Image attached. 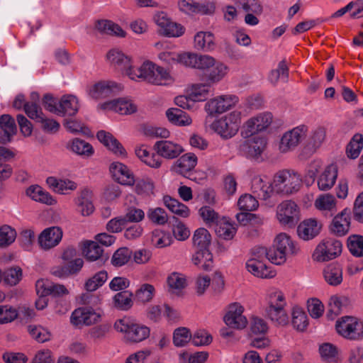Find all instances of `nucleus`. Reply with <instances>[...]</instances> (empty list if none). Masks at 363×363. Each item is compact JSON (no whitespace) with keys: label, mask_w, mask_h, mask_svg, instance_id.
Returning a JSON list of instances; mask_svg holds the SVG:
<instances>
[{"label":"nucleus","mask_w":363,"mask_h":363,"mask_svg":"<svg viewBox=\"0 0 363 363\" xmlns=\"http://www.w3.org/2000/svg\"><path fill=\"white\" fill-rule=\"evenodd\" d=\"M197 164V157L194 153H186L180 157L173 164L172 169L175 172L185 175L192 170Z\"/></svg>","instance_id":"nucleus-32"},{"label":"nucleus","mask_w":363,"mask_h":363,"mask_svg":"<svg viewBox=\"0 0 363 363\" xmlns=\"http://www.w3.org/2000/svg\"><path fill=\"white\" fill-rule=\"evenodd\" d=\"M274 121L272 113L265 111L259 113L248 118L241 129V135L243 138H250L259 133L267 131Z\"/></svg>","instance_id":"nucleus-6"},{"label":"nucleus","mask_w":363,"mask_h":363,"mask_svg":"<svg viewBox=\"0 0 363 363\" xmlns=\"http://www.w3.org/2000/svg\"><path fill=\"white\" fill-rule=\"evenodd\" d=\"M245 308L240 303L233 302L228 305L223 316L225 324L234 329L242 330L247 325V319L243 315Z\"/></svg>","instance_id":"nucleus-9"},{"label":"nucleus","mask_w":363,"mask_h":363,"mask_svg":"<svg viewBox=\"0 0 363 363\" xmlns=\"http://www.w3.org/2000/svg\"><path fill=\"white\" fill-rule=\"evenodd\" d=\"M246 268L250 273L262 279H270L276 275L275 271L267 267L266 263H261L253 259L247 260Z\"/></svg>","instance_id":"nucleus-33"},{"label":"nucleus","mask_w":363,"mask_h":363,"mask_svg":"<svg viewBox=\"0 0 363 363\" xmlns=\"http://www.w3.org/2000/svg\"><path fill=\"white\" fill-rule=\"evenodd\" d=\"M211 84L209 82L192 85L189 94L192 101H202L206 100L211 92Z\"/></svg>","instance_id":"nucleus-49"},{"label":"nucleus","mask_w":363,"mask_h":363,"mask_svg":"<svg viewBox=\"0 0 363 363\" xmlns=\"http://www.w3.org/2000/svg\"><path fill=\"white\" fill-rule=\"evenodd\" d=\"M83 254L89 261H96L101 257L103 250L94 241H86L83 245Z\"/></svg>","instance_id":"nucleus-54"},{"label":"nucleus","mask_w":363,"mask_h":363,"mask_svg":"<svg viewBox=\"0 0 363 363\" xmlns=\"http://www.w3.org/2000/svg\"><path fill=\"white\" fill-rule=\"evenodd\" d=\"M215 231L218 236L225 240H231L236 233L235 224L230 223L226 218H220L216 224Z\"/></svg>","instance_id":"nucleus-41"},{"label":"nucleus","mask_w":363,"mask_h":363,"mask_svg":"<svg viewBox=\"0 0 363 363\" xmlns=\"http://www.w3.org/2000/svg\"><path fill=\"white\" fill-rule=\"evenodd\" d=\"M96 136L98 140L116 156L125 157V150L111 133L104 130H100L97 133Z\"/></svg>","instance_id":"nucleus-27"},{"label":"nucleus","mask_w":363,"mask_h":363,"mask_svg":"<svg viewBox=\"0 0 363 363\" xmlns=\"http://www.w3.org/2000/svg\"><path fill=\"white\" fill-rule=\"evenodd\" d=\"M347 247L354 256H363V236L358 235H350L347 238Z\"/></svg>","instance_id":"nucleus-59"},{"label":"nucleus","mask_w":363,"mask_h":363,"mask_svg":"<svg viewBox=\"0 0 363 363\" xmlns=\"http://www.w3.org/2000/svg\"><path fill=\"white\" fill-rule=\"evenodd\" d=\"M104 110L113 111L121 115H128L137 111L136 105L129 99L121 98L105 102L100 105Z\"/></svg>","instance_id":"nucleus-20"},{"label":"nucleus","mask_w":363,"mask_h":363,"mask_svg":"<svg viewBox=\"0 0 363 363\" xmlns=\"http://www.w3.org/2000/svg\"><path fill=\"white\" fill-rule=\"evenodd\" d=\"M199 214L207 225H214L220 219L218 214L210 206H203L199 211Z\"/></svg>","instance_id":"nucleus-64"},{"label":"nucleus","mask_w":363,"mask_h":363,"mask_svg":"<svg viewBox=\"0 0 363 363\" xmlns=\"http://www.w3.org/2000/svg\"><path fill=\"white\" fill-rule=\"evenodd\" d=\"M135 186V191L138 194L148 196L153 194L154 183L150 178H142L137 180Z\"/></svg>","instance_id":"nucleus-61"},{"label":"nucleus","mask_w":363,"mask_h":363,"mask_svg":"<svg viewBox=\"0 0 363 363\" xmlns=\"http://www.w3.org/2000/svg\"><path fill=\"white\" fill-rule=\"evenodd\" d=\"M307 310L312 318L318 319L323 315L325 306L320 299L311 298L307 301Z\"/></svg>","instance_id":"nucleus-58"},{"label":"nucleus","mask_w":363,"mask_h":363,"mask_svg":"<svg viewBox=\"0 0 363 363\" xmlns=\"http://www.w3.org/2000/svg\"><path fill=\"white\" fill-rule=\"evenodd\" d=\"M211 240V234L206 228H198L192 237L193 247L195 250H209Z\"/></svg>","instance_id":"nucleus-40"},{"label":"nucleus","mask_w":363,"mask_h":363,"mask_svg":"<svg viewBox=\"0 0 363 363\" xmlns=\"http://www.w3.org/2000/svg\"><path fill=\"white\" fill-rule=\"evenodd\" d=\"M69 148L77 155L86 157L91 156L94 152L93 147L89 143L78 138L70 142Z\"/></svg>","instance_id":"nucleus-53"},{"label":"nucleus","mask_w":363,"mask_h":363,"mask_svg":"<svg viewBox=\"0 0 363 363\" xmlns=\"http://www.w3.org/2000/svg\"><path fill=\"white\" fill-rule=\"evenodd\" d=\"M288 77L289 69L284 60L279 62L277 68L272 70L269 74V80L274 85L277 84L279 79L287 82Z\"/></svg>","instance_id":"nucleus-55"},{"label":"nucleus","mask_w":363,"mask_h":363,"mask_svg":"<svg viewBox=\"0 0 363 363\" xmlns=\"http://www.w3.org/2000/svg\"><path fill=\"white\" fill-rule=\"evenodd\" d=\"M192 255L193 264L203 270H209L213 267V255L209 250H195Z\"/></svg>","instance_id":"nucleus-38"},{"label":"nucleus","mask_w":363,"mask_h":363,"mask_svg":"<svg viewBox=\"0 0 363 363\" xmlns=\"http://www.w3.org/2000/svg\"><path fill=\"white\" fill-rule=\"evenodd\" d=\"M338 175V168L335 164H330L319 175L317 181L320 191H328L335 184Z\"/></svg>","instance_id":"nucleus-26"},{"label":"nucleus","mask_w":363,"mask_h":363,"mask_svg":"<svg viewBox=\"0 0 363 363\" xmlns=\"http://www.w3.org/2000/svg\"><path fill=\"white\" fill-rule=\"evenodd\" d=\"M274 247L279 250L281 257H286L296 255L299 251V247L296 243L284 233L277 235L274 239Z\"/></svg>","instance_id":"nucleus-21"},{"label":"nucleus","mask_w":363,"mask_h":363,"mask_svg":"<svg viewBox=\"0 0 363 363\" xmlns=\"http://www.w3.org/2000/svg\"><path fill=\"white\" fill-rule=\"evenodd\" d=\"M191 68L202 71L211 84L222 81L228 74L229 67L208 55L196 54Z\"/></svg>","instance_id":"nucleus-2"},{"label":"nucleus","mask_w":363,"mask_h":363,"mask_svg":"<svg viewBox=\"0 0 363 363\" xmlns=\"http://www.w3.org/2000/svg\"><path fill=\"white\" fill-rule=\"evenodd\" d=\"M16 233L11 226L4 225L0 228V247H6L14 242Z\"/></svg>","instance_id":"nucleus-63"},{"label":"nucleus","mask_w":363,"mask_h":363,"mask_svg":"<svg viewBox=\"0 0 363 363\" xmlns=\"http://www.w3.org/2000/svg\"><path fill=\"white\" fill-rule=\"evenodd\" d=\"M128 76L132 80L141 79L158 86H167L174 82L173 77L167 69L150 61H145L140 67L133 68V72H128Z\"/></svg>","instance_id":"nucleus-1"},{"label":"nucleus","mask_w":363,"mask_h":363,"mask_svg":"<svg viewBox=\"0 0 363 363\" xmlns=\"http://www.w3.org/2000/svg\"><path fill=\"white\" fill-rule=\"evenodd\" d=\"M76 211L82 216H89L94 211L92 192L89 189H84L74 199Z\"/></svg>","instance_id":"nucleus-23"},{"label":"nucleus","mask_w":363,"mask_h":363,"mask_svg":"<svg viewBox=\"0 0 363 363\" xmlns=\"http://www.w3.org/2000/svg\"><path fill=\"white\" fill-rule=\"evenodd\" d=\"M154 150L160 157L167 160L175 159L184 151L180 144L167 140L157 141L154 145Z\"/></svg>","instance_id":"nucleus-16"},{"label":"nucleus","mask_w":363,"mask_h":363,"mask_svg":"<svg viewBox=\"0 0 363 363\" xmlns=\"http://www.w3.org/2000/svg\"><path fill=\"white\" fill-rule=\"evenodd\" d=\"M137 157L145 164L152 168H159L162 164V160L156 152L151 151L147 147L141 145L135 149Z\"/></svg>","instance_id":"nucleus-35"},{"label":"nucleus","mask_w":363,"mask_h":363,"mask_svg":"<svg viewBox=\"0 0 363 363\" xmlns=\"http://www.w3.org/2000/svg\"><path fill=\"white\" fill-rule=\"evenodd\" d=\"M299 207L291 200L280 203L276 211V218L281 225L294 227L299 219Z\"/></svg>","instance_id":"nucleus-8"},{"label":"nucleus","mask_w":363,"mask_h":363,"mask_svg":"<svg viewBox=\"0 0 363 363\" xmlns=\"http://www.w3.org/2000/svg\"><path fill=\"white\" fill-rule=\"evenodd\" d=\"M101 315V311L90 307L78 308L72 313L70 322L75 326L90 325L98 323Z\"/></svg>","instance_id":"nucleus-15"},{"label":"nucleus","mask_w":363,"mask_h":363,"mask_svg":"<svg viewBox=\"0 0 363 363\" xmlns=\"http://www.w3.org/2000/svg\"><path fill=\"white\" fill-rule=\"evenodd\" d=\"M214 36L211 32L200 31L194 36V48L197 50L211 51L214 48Z\"/></svg>","instance_id":"nucleus-39"},{"label":"nucleus","mask_w":363,"mask_h":363,"mask_svg":"<svg viewBox=\"0 0 363 363\" xmlns=\"http://www.w3.org/2000/svg\"><path fill=\"white\" fill-rule=\"evenodd\" d=\"M241 116L240 111H233L216 120L211 128L223 139H230L237 134L240 128Z\"/></svg>","instance_id":"nucleus-5"},{"label":"nucleus","mask_w":363,"mask_h":363,"mask_svg":"<svg viewBox=\"0 0 363 363\" xmlns=\"http://www.w3.org/2000/svg\"><path fill=\"white\" fill-rule=\"evenodd\" d=\"M26 195L32 200L47 205L52 206L57 203V201L48 191L43 190L38 185H32L26 189Z\"/></svg>","instance_id":"nucleus-34"},{"label":"nucleus","mask_w":363,"mask_h":363,"mask_svg":"<svg viewBox=\"0 0 363 363\" xmlns=\"http://www.w3.org/2000/svg\"><path fill=\"white\" fill-rule=\"evenodd\" d=\"M238 206L242 211H253L258 208L259 203L255 196L250 194H245L240 196Z\"/></svg>","instance_id":"nucleus-57"},{"label":"nucleus","mask_w":363,"mask_h":363,"mask_svg":"<svg viewBox=\"0 0 363 363\" xmlns=\"http://www.w3.org/2000/svg\"><path fill=\"white\" fill-rule=\"evenodd\" d=\"M114 328L118 332L125 333L132 340H145L150 336V329L137 323L130 317H123L116 321Z\"/></svg>","instance_id":"nucleus-7"},{"label":"nucleus","mask_w":363,"mask_h":363,"mask_svg":"<svg viewBox=\"0 0 363 363\" xmlns=\"http://www.w3.org/2000/svg\"><path fill=\"white\" fill-rule=\"evenodd\" d=\"M167 286L172 292L181 291L187 286L186 277L184 274L174 272L167 279Z\"/></svg>","instance_id":"nucleus-46"},{"label":"nucleus","mask_w":363,"mask_h":363,"mask_svg":"<svg viewBox=\"0 0 363 363\" xmlns=\"http://www.w3.org/2000/svg\"><path fill=\"white\" fill-rule=\"evenodd\" d=\"M363 149V135L359 133L354 135L345 148V154L347 158L357 159Z\"/></svg>","instance_id":"nucleus-44"},{"label":"nucleus","mask_w":363,"mask_h":363,"mask_svg":"<svg viewBox=\"0 0 363 363\" xmlns=\"http://www.w3.org/2000/svg\"><path fill=\"white\" fill-rule=\"evenodd\" d=\"M340 252V242L331 238L320 242L315 248L313 258L317 262H326L335 258Z\"/></svg>","instance_id":"nucleus-13"},{"label":"nucleus","mask_w":363,"mask_h":363,"mask_svg":"<svg viewBox=\"0 0 363 363\" xmlns=\"http://www.w3.org/2000/svg\"><path fill=\"white\" fill-rule=\"evenodd\" d=\"M325 281L331 286L340 284V264L337 262L328 264L323 271Z\"/></svg>","instance_id":"nucleus-48"},{"label":"nucleus","mask_w":363,"mask_h":363,"mask_svg":"<svg viewBox=\"0 0 363 363\" xmlns=\"http://www.w3.org/2000/svg\"><path fill=\"white\" fill-rule=\"evenodd\" d=\"M251 190L259 199L265 201L267 205L274 206V203L271 202L272 197L276 194L273 180L269 182L264 177L255 176L252 179Z\"/></svg>","instance_id":"nucleus-12"},{"label":"nucleus","mask_w":363,"mask_h":363,"mask_svg":"<svg viewBox=\"0 0 363 363\" xmlns=\"http://www.w3.org/2000/svg\"><path fill=\"white\" fill-rule=\"evenodd\" d=\"M118 89V85L111 81H101L91 86L88 94L94 99H104Z\"/></svg>","instance_id":"nucleus-25"},{"label":"nucleus","mask_w":363,"mask_h":363,"mask_svg":"<svg viewBox=\"0 0 363 363\" xmlns=\"http://www.w3.org/2000/svg\"><path fill=\"white\" fill-rule=\"evenodd\" d=\"M244 139L240 143L238 150L247 157L257 158L266 148L267 139L264 137L255 135Z\"/></svg>","instance_id":"nucleus-11"},{"label":"nucleus","mask_w":363,"mask_h":363,"mask_svg":"<svg viewBox=\"0 0 363 363\" xmlns=\"http://www.w3.org/2000/svg\"><path fill=\"white\" fill-rule=\"evenodd\" d=\"M314 206L318 211L326 212L330 216H333L337 210V201L332 194H320L315 199Z\"/></svg>","instance_id":"nucleus-28"},{"label":"nucleus","mask_w":363,"mask_h":363,"mask_svg":"<svg viewBox=\"0 0 363 363\" xmlns=\"http://www.w3.org/2000/svg\"><path fill=\"white\" fill-rule=\"evenodd\" d=\"M113 178L119 184L125 186H132L135 184V177L133 172L124 164L113 162L109 167Z\"/></svg>","instance_id":"nucleus-19"},{"label":"nucleus","mask_w":363,"mask_h":363,"mask_svg":"<svg viewBox=\"0 0 363 363\" xmlns=\"http://www.w3.org/2000/svg\"><path fill=\"white\" fill-rule=\"evenodd\" d=\"M238 101V97L233 94L220 95L205 104V111L210 116L220 114L235 107Z\"/></svg>","instance_id":"nucleus-10"},{"label":"nucleus","mask_w":363,"mask_h":363,"mask_svg":"<svg viewBox=\"0 0 363 363\" xmlns=\"http://www.w3.org/2000/svg\"><path fill=\"white\" fill-rule=\"evenodd\" d=\"M166 116L171 123L177 126H189L192 123V119L189 114L177 108H168Z\"/></svg>","instance_id":"nucleus-36"},{"label":"nucleus","mask_w":363,"mask_h":363,"mask_svg":"<svg viewBox=\"0 0 363 363\" xmlns=\"http://www.w3.org/2000/svg\"><path fill=\"white\" fill-rule=\"evenodd\" d=\"M322 224L315 218H308L300 223L297 228L298 237L303 240L315 238L320 232Z\"/></svg>","instance_id":"nucleus-22"},{"label":"nucleus","mask_w":363,"mask_h":363,"mask_svg":"<svg viewBox=\"0 0 363 363\" xmlns=\"http://www.w3.org/2000/svg\"><path fill=\"white\" fill-rule=\"evenodd\" d=\"M108 279V274L106 271H100L85 282L84 288L87 291H94L101 286Z\"/></svg>","instance_id":"nucleus-56"},{"label":"nucleus","mask_w":363,"mask_h":363,"mask_svg":"<svg viewBox=\"0 0 363 363\" xmlns=\"http://www.w3.org/2000/svg\"><path fill=\"white\" fill-rule=\"evenodd\" d=\"M291 315L294 328L298 331H304L308 325V318L306 313L299 307H294Z\"/></svg>","instance_id":"nucleus-50"},{"label":"nucleus","mask_w":363,"mask_h":363,"mask_svg":"<svg viewBox=\"0 0 363 363\" xmlns=\"http://www.w3.org/2000/svg\"><path fill=\"white\" fill-rule=\"evenodd\" d=\"M173 238L169 233L161 230H155L152 233V244L157 248H163L169 246Z\"/></svg>","instance_id":"nucleus-52"},{"label":"nucleus","mask_w":363,"mask_h":363,"mask_svg":"<svg viewBox=\"0 0 363 363\" xmlns=\"http://www.w3.org/2000/svg\"><path fill=\"white\" fill-rule=\"evenodd\" d=\"M106 57L110 63L117 65L127 76L129 71L133 72L134 67L132 66L130 58L125 56L119 50H111Z\"/></svg>","instance_id":"nucleus-29"},{"label":"nucleus","mask_w":363,"mask_h":363,"mask_svg":"<svg viewBox=\"0 0 363 363\" xmlns=\"http://www.w3.org/2000/svg\"><path fill=\"white\" fill-rule=\"evenodd\" d=\"M154 21L159 27V32L167 37H179L184 32V28L171 21L167 14L163 11H158L154 16Z\"/></svg>","instance_id":"nucleus-14"},{"label":"nucleus","mask_w":363,"mask_h":363,"mask_svg":"<svg viewBox=\"0 0 363 363\" xmlns=\"http://www.w3.org/2000/svg\"><path fill=\"white\" fill-rule=\"evenodd\" d=\"M2 274L4 283L8 286H16L23 277V272L19 267H11L6 269Z\"/></svg>","instance_id":"nucleus-51"},{"label":"nucleus","mask_w":363,"mask_h":363,"mask_svg":"<svg viewBox=\"0 0 363 363\" xmlns=\"http://www.w3.org/2000/svg\"><path fill=\"white\" fill-rule=\"evenodd\" d=\"M196 53L184 52L182 54L172 51L165 50L158 55L160 60L167 63H180L185 67H191Z\"/></svg>","instance_id":"nucleus-24"},{"label":"nucleus","mask_w":363,"mask_h":363,"mask_svg":"<svg viewBox=\"0 0 363 363\" xmlns=\"http://www.w3.org/2000/svg\"><path fill=\"white\" fill-rule=\"evenodd\" d=\"M46 183L53 191L60 194H67L69 191H74L77 188V184L68 179L50 177L46 179Z\"/></svg>","instance_id":"nucleus-30"},{"label":"nucleus","mask_w":363,"mask_h":363,"mask_svg":"<svg viewBox=\"0 0 363 363\" xmlns=\"http://www.w3.org/2000/svg\"><path fill=\"white\" fill-rule=\"evenodd\" d=\"M297 146L298 145L290 130L281 136L278 148L280 152L286 153L294 150Z\"/></svg>","instance_id":"nucleus-60"},{"label":"nucleus","mask_w":363,"mask_h":363,"mask_svg":"<svg viewBox=\"0 0 363 363\" xmlns=\"http://www.w3.org/2000/svg\"><path fill=\"white\" fill-rule=\"evenodd\" d=\"M60 116H73L79 110L77 98L74 95H67L62 97L60 101Z\"/></svg>","instance_id":"nucleus-43"},{"label":"nucleus","mask_w":363,"mask_h":363,"mask_svg":"<svg viewBox=\"0 0 363 363\" xmlns=\"http://www.w3.org/2000/svg\"><path fill=\"white\" fill-rule=\"evenodd\" d=\"M326 137V131L323 127H317L313 129L307 140L306 148L311 152H315L324 143Z\"/></svg>","instance_id":"nucleus-37"},{"label":"nucleus","mask_w":363,"mask_h":363,"mask_svg":"<svg viewBox=\"0 0 363 363\" xmlns=\"http://www.w3.org/2000/svg\"><path fill=\"white\" fill-rule=\"evenodd\" d=\"M276 194L289 196L297 193L302 186V178L297 172L284 169L277 172L274 177Z\"/></svg>","instance_id":"nucleus-4"},{"label":"nucleus","mask_w":363,"mask_h":363,"mask_svg":"<svg viewBox=\"0 0 363 363\" xmlns=\"http://www.w3.org/2000/svg\"><path fill=\"white\" fill-rule=\"evenodd\" d=\"M340 313V296L337 294L330 297L328 302L327 318L330 320H335Z\"/></svg>","instance_id":"nucleus-62"},{"label":"nucleus","mask_w":363,"mask_h":363,"mask_svg":"<svg viewBox=\"0 0 363 363\" xmlns=\"http://www.w3.org/2000/svg\"><path fill=\"white\" fill-rule=\"evenodd\" d=\"M133 294L130 291H123L117 293L113 297L114 306L122 311H128L133 304Z\"/></svg>","instance_id":"nucleus-45"},{"label":"nucleus","mask_w":363,"mask_h":363,"mask_svg":"<svg viewBox=\"0 0 363 363\" xmlns=\"http://www.w3.org/2000/svg\"><path fill=\"white\" fill-rule=\"evenodd\" d=\"M163 201L167 208L173 213L183 218H186L189 216V208L178 200L166 196H164Z\"/></svg>","instance_id":"nucleus-47"},{"label":"nucleus","mask_w":363,"mask_h":363,"mask_svg":"<svg viewBox=\"0 0 363 363\" xmlns=\"http://www.w3.org/2000/svg\"><path fill=\"white\" fill-rule=\"evenodd\" d=\"M62 238V231L60 228L53 226L45 228L38 236L40 247L48 250L57 246Z\"/></svg>","instance_id":"nucleus-18"},{"label":"nucleus","mask_w":363,"mask_h":363,"mask_svg":"<svg viewBox=\"0 0 363 363\" xmlns=\"http://www.w3.org/2000/svg\"><path fill=\"white\" fill-rule=\"evenodd\" d=\"M342 337L348 339L363 338V323L352 316L342 317Z\"/></svg>","instance_id":"nucleus-17"},{"label":"nucleus","mask_w":363,"mask_h":363,"mask_svg":"<svg viewBox=\"0 0 363 363\" xmlns=\"http://www.w3.org/2000/svg\"><path fill=\"white\" fill-rule=\"evenodd\" d=\"M96 28L99 31L108 35L118 37H124L125 35V32L120 26L109 20L98 21L96 23Z\"/></svg>","instance_id":"nucleus-42"},{"label":"nucleus","mask_w":363,"mask_h":363,"mask_svg":"<svg viewBox=\"0 0 363 363\" xmlns=\"http://www.w3.org/2000/svg\"><path fill=\"white\" fill-rule=\"evenodd\" d=\"M0 128L4 133H0V143H6L11 141V138L16 133L15 120L9 114L0 117Z\"/></svg>","instance_id":"nucleus-31"},{"label":"nucleus","mask_w":363,"mask_h":363,"mask_svg":"<svg viewBox=\"0 0 363 363\" xmlns=\"http://www.w3.org/2000/svg\"><path fill=\"white\" fill-rule=\"evenodd\" d=\"M267 314L274 323L284 325L289 322V317L286 312V301L284 293L277 288L269 289L267 294Z\"/></svg>","instance_id":"nucleus-3"}]
</instances>
